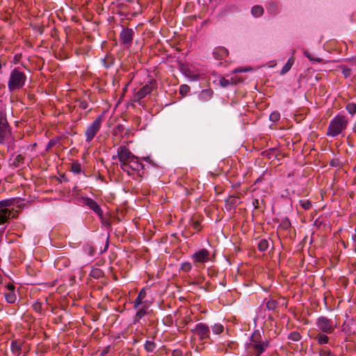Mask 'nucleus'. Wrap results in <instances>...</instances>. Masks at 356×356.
<instances>
[{
	"label": "nucleus",
	"instance_id": "cd10ccee",
	"mask_svg": "<svg viewBox=\"0 0 356 356\" xmlns=\"http://www.w3.org/2000/svg\"><path fill=\"white\" fill-rule=\"evenodd\" d=\"M268 248V242L265 240H261L258 243V248L260 251L264 252L266 251Z\"/></svg>",
	"mask_w": 356,
	"mask_h": 356
},
{
	"label": "nucleus",
	"instance_id": "f3484780",
	"mask_svg": "<svg viewBox=\"0 0 356 356\" xmlns=\"http://www.w3.org/2000/svg\"><path fill=\"white\" fill-rule=\"evenodd\" d=\"M241 81H242V80H241L239 79H234V78H232L231 80L227 79L224 77H222L220 79V83L222 87H227L231 83L236 84L237 83L241 82Z\"/></svg>",
	"mask_w": 356,
	"mask_h": 356
},
{
	"label": "nucleus",
	"instance_id": "4be33fe9",
	"mask_svg": "<svg viewBox=\"0 0 356 356\" xmlns=\"http://www.w3.org/2000/svg\"><path fill=\"white\" fill-rule=\"evenodd\" d=\"M212 332L214 334H220L224 331V326L220 323H215L211 326Z\"/></svg>",
	"mask_w": 356,
	"mask_h": 356
},
{
	"label": "nucleus",
	"instance_id": "c85d7f7f",
	"mask_svg": "<svg viewBox=\"0 0 356 356\" xmlns=\"http://www.w3.org/2000/svg\"><path fill=\"white\" fill-rule=\"evenodd\" d=\"M24 157L22 155H17L13 161V165H15V167H19L24 163Z\"/></svg>",
	"mask_w": 356,
	"mask_h": 356
},
{
	"label": "nucleus",
	"instance_id": "aec40b11",
	"mask_svg": "<svg viewBox=\"0 0 356 356\" xmlns=\"http://www.w3.org/2000/svg\"><path fill=\"white\" fill-rule=\"evenodd\" d=\"M293 63H294V58L292 56V57L289 58V60H287L286 63L282 67L280 74H284L286 72H288L291 70V68L292 65H293Z\"/></svg>",
	"mask_w": 356,
	"mask_h": 356
},
{
	"label": "nucleus",
	"instance_id": "c756f323",
	"mask_svg": "<svg viewBox=\"0 0 356 356\" xmlns=\"http://www.w3.org/2000/svg\"><path fill=\"white\" fill-rule=\"evenodd\" d=\"M346 108L351 115L356 113V104L354 103H348L346 105Z\"/></svg>",
	"mask_w": 356,
	"mask_h": 356
},
{
	"label": "nucleus",
	"instance_id": "7c9ffc66",
	"mask_svg": "<svg viewBox=\"0 0 356 356\" xmlns=\"http://www.w3.org/2000/svg\"><path fill=\"white\" fill-rule=\"evenodd\" d=\"M299 203L305 210H308L312 207V202L308 200H300Z\"/></svg>",
	"mask_w": 356,
	"mask_h": 356
},
{
	"label": "nucleus",
	"instance_id": "f704fd0d",
	"mask_svg": "<svg viewBox=\"0 0 356 356\" xmlns=\"http://www.w3.org/2000/svg\"><path fill=\"white\" fill-rule=\"evenodd\" d=\"M301 336L298 332H293L289 334V339L293 341H298L300 339Z\"/></svg>",
	"mask_w": 356,
	"mask_h": 356
},
{
	"label": "nucleus",
	"instance_id": "9d476101",
	"mask_svg": "<svg viewBox=\"0 0 356 356\" xmlns=\"http://www.w3.org/2000/svg\"><path fill=\"white\" fill-rule=\"evenodd\" d=\"M11 205V200L0 201V225L7 222L11 218L12 211L8 208Z\"/></svg>",
	"mask_w": 356,
	"mask_h": 356
},
{
	"label": "nucleus",
	"instance_id": "2f4dec72",
	"mask_svg": "<svg viewBox=\"0 0 356 356\" xmlns=\"http://www.w3.org/2000/svg\"><path fill=\"white\" fill-rule=\"evenodd\" d=\"M190 91V87L188 85L183 84L181 85L179 87V93L183 95L186 96Z\"/></svg>",
	"mask_w": 356,
	"mask_h": 356
},
{
	"label": "nucleus",
	"instance_id": "79ce46f5",
	"mask_svg": "<svg viewBox=\"0 0 356 356\" xmlns=\"http://www.w3.org/2000/svg\"><path fill=\"white\" fill-rule=\"evenodd\" d=\"M342 74H343V76L346 78H347V77L350 76L351 70L350 68H348V67H343V70H342Z\"/></svg>",
	"mask_w": 356,
	"mask_h": 356
},
{
	"label": "nucleus",
	"instance_id": "a211bd4d",
	"mask_svg": "<svg viewBox=\"0 0 356 356\" xmlns=\"http://www.w3.org/2000/svg\"><path fill=\"white\" fill-rule=\"evenodd\" d=\"M4 296H5L6 300L8 303L13 304L17 300V296H16L15 291L6 292Z\"/></svg>",
	"mask_w": 356,
	"mask_h": 356
},
{
	"label": "nucleus",
	"instance_id": "09e8293b",
	"mask_svg": "<svg viewBox=\"0 0 356 356\" xmlns=\"http://www.w3.org/2000/svg\"><path fill=\"white\" fill-rule=\"evenodd\" d=\"M80 107L83 109H86L88 108V103L86 101H83L80 103Z\"/></svg>",
	"mask_w": 356,
	"mask_h": 356
},
{
	"label": "nucleus",
	"instance_id": "de8ad7c7",
	"mask_svg": "<svg viewBox=\"0 0 356 356\" xmlns=\"http://www.w3.org/2000/svg\"><path fill=\"white\" fill-rule=\"evenodd\" d=\"M193 227L195 230H200V224L199 222L196 221L193 223Z\"/></svg>",
	"mask_w": 356,
	"mask_h": 356
},
{
	"label": "nucleus",
	"instance_id": "2eb2a0df",
	"mask_svg": "<svg viewBox=\"0 0 356 356\" xmlns=\"http://www.w3.org/2000/svg\"><path fill=\"white\" fill-rule=\"evenodd\" d=\"M212 92L209 90H203L198 95V99L202 102L209 101L211 98Z\"/></svg>",
	"mask_w": 356,
	"mask_h": 356
},
{
	"label": "nucleus",
	"instance_id": "393cba45",
	"mask_svg": "<svg viewBox=\"0 0 356 356\" xmlns=\"http://www.w3.org/2000/svg\"><path fill=\"white\" fill-rule=\"evenodd\" d=\"M90 275L95 279H99L103 277L104 273L101 269L95 268L92 269Z\"/></svg>",
	"mask_w": 356,
	"mask_h": 356
},
{
	"label": "nucleus",
	"instance_id": "7ed1b4c3",
	"mask_svg": "<svg viewBox=\"0 0 356 356\" xmlns=\"http://www.w3.org/2000/svg\"><path fill=\"white\" fill-rule=\"evenodd\" d=\"M26 79L24 72L18 67L14 68L10 71L8 80V90L13 92L21 90L24 86Z\"/></svg>",
	"mask_w": 356,
	"mask_h": 356
},
{
	"label": "nucleus",
	"instance_id": "4468645a",
	"mask_svg": "<svg viewBox=\"0 0 356 356\" xmlns=\"http://www.w3.org/2000/svg\"><path fill=\"white\" fill-rule=\"evenodd\" d=\"M84 204L92 209L99 218H102L103 217V211L100 206L94 200L91 198H86L84 200Z\"/></svg>",
	"mask_w": 356,
	"mask_h": 356
},
{
	"label": "nucleus",
	"instance_id": "f03ea898",
	"mask_svg": "<svg viewBox=\"0 0 356 356\" xmlns=\"http://www.w3.org/2000/svg\"><path fill=\"white\" fill-rule=\"evenodd\" d=\"M349 120L346 115L338 114L329 122L326 135L335 138L341 135L347 129Z\"/></svg>",
	"mask_w": 356,
	"mask_h": 356
},
{
	"label": "nucleus",
	"instance_id": "72a5a7b5",
	"mask_svg": "<svg viewBox=\"0 0 356 356\" xmlns=\"http://www.w3.org/2000/svg\"><path fill=\"white\" fill-rule=\"evenodd\" d=\"M192 269V265L190 262L186 261L181 264V270L183 272L188 273Z\"/></svg>",
	"mask_w": 356,
	"mask_h": 356
},
{
	"label": "nucleus",
	"instance_id": "39448f33",
	"mask_svg": "<svg viewBox=\"0 0 356 356\" xmlns=\"http://www.w3.org/2000/svg\"><path fill=\"white\" fill-rule=\"evenodd\" d=\"M102 115L97 116L96 119L87 127L85 133L87 142H90L99 131L102 126Z\"/></svg>",
	"mask_w": 356,
	"mask_h": 356
},
{
	"label": "nucleus",
	"instance_id": "9b49d317",
	"mask_svg": "<svg viewBox=\"0 0 356 356\" xmlns=\"http://www.w3.org/2000/svg\"><path fill=\"white\" fill-rule=\"evenodd\" d=\"M124 172H127L129 175H131L132 171H140L143 169V165L140 163L136 156H133L131 159H130L126 163V168H121Z\"/></svg>",
	"mask_w": 356,
	"mask_h": 356
},
{
	"label": "nucleus",
	"instance_id": "4c0bfd02",
	"mask_svg": "<svg viewBox=\"0 0 356 356\" xmlns=\"http://www.w3.org/2000/svg\"><path fill=\"white\" fill-rule=\"evenodd\" d=\"M319 356H334V355L328 349H321Z\"/></svg>",
	"mask_w": 356,
	"mask_h": 356
},
{
	"label": "nucleus",
	"instance_id": "423d86ee",
	"mask_svg": "<svg viewBox=\"0 0 356 356\" xmlns=\"http://www.w3.org/2000/svg\"><path fill=\"white\" fill-rule=\"evenodd\" d=\"M193 334L197 337L200 341H204L210 339V328L203 323H197L191 330Z\"/></svg>",
	"mask_w": 356,
	"mask_h": 356
},
{
	"label": "nucleus",
	"instance_id": "f8f14e48",
	"mask_svg": "<svg viewBox=\"0 0 356 356\" xmlns=\"http://www.w3.org/2000/svg\"><path fill=\"white\" fill-rule=\"evenodd\" d=\"M155 85V81H150L148 83L145 84L143 86L135 95L134 99L136 102H140L142 99L145 97L148 94H149Z\"/></svg>",
	"mask_w": 356,
	"mask_h": 356
},
{
	"label": "nucleus",
	"instance_id": "a878e982",
	"mask_svg": "<svg viewBox=\"0 0 356 356\" xmlns=\"http://www.w3.org/2000/svg\"><path fill=\"white\" fill-rule=\"evenodd\" d=\"M22 346L21 344L17 341H12L11 343V350L13 353L19 355L21 352Z\"/></svg>",
	"mask_w": 356,
	"mask_h": 356
},
{
	"label": "nucleus",
	"instance_id": "473e14b6",
	"mask_svg": "<svg viewBox=\"0 0 356 356\" xmlns=\"http://www.w3.org/2000/svg\"><path fill=\"white\" fill-rule=\"evenodd\" d=\"M304 54L307 58L312 62H318L321 63L323 61V60L320 58H316L313 56L312 54H310L307 51H304Z\"/></svg>",
	"mask_w": 356,
	"mask_h": 356
},
{
	"label": "nucleus",
	"instance_id": "37998d69",
	"mask_svg": "<svg viewBox=\"0 0 356 356\" xmlns=\"http://www.w3.org/2000/svg\"><path fill=\"white\" fill-rule=\"evenodd\" d=\"M251 70V68H248V67H238V68H236L234 70V73H237V72H248Z\"/></svg>",
	"mask_w": 356,
	"mask_h": 356
},
{
	"label": "nucleus",
	"instance_id": "c9c22d12",
	"mask_svg": "<svg viewBox=\"0 0 356 356\" xmlns=\"http://www.w3.org/2000/svg\"><path fill=\"white\" fill-rule=\"evenodd\" d=\"M280 114L277 111H274V112L271 113V114L270 115V120L272 122H277L280 120Z\"/></svg>",
	"mask_w": 356,
	"mask_h": 356
},
{
	"label": "nucleus",
	"instance_id": "1a4fd4ad",
	"mask_svg": "<svg viewBox=\"0 0 356 356\" xmlns=\"http://www.w3.org/2000/svg\"><path fill=\"white\" fill-rule=\"evenodd\" d=\"M134 31L132 29H122L120 33L119 40L121 45H122L124 48L128 49L131 47L134 40Z\"/></svg>",
	"mask_w": 356,
	"mask_h": 356
},
{
	"label": "nucleus",
	"instance_id": "b1692460",
	"mask_svg": "<svg viewBox=\"0 0 356 356\" xmlns=\"http://www.w3.org/2000/svg\"><path fill=\"white\" fill-rule=\"evenodd\" d=\"M251 12L252 15L258 17L262 15L264 13V9L260 6H254L252 7Z\"/></svg>",
	"mask_w": 356,
	"mask_h": 356
},
{
	"label": "nucleus",
	"instance_id": "c03bdc74",
	"mask_svg": "<svg viewBox=\"0 0 356 356\" xmlns=\"http://www.w3.org/2000/svg\"><path fill=\"white\" fill-rule=\"evenodd\" d=\"M172 356H182V352L180 350H174L172 353Z\"/></svg>",
	"mask_w": 356,
	"mask_h": 356
},
{
	"label": "nucleus",
	"instance_id": "ddd939ff",
	"mask_svg": "<svg viewBox=\"0 0 356 356\" xmlns=\"http://www.w3.org/2000/svg\"><path fill=\"white\" fill-rule=\"evenodd\" d=\"M209 252L206 249H201L192 255L195 264H204L209 259Z\"/></svg>",
	"mask_w": 356,
	"mask_h": 356
},
{
	"label": "nucleus",
	"instance_id": "6ab92c4d",
	"mask_svg": "<svg viewBox=\"0 0 356 356\" xmlns=\"http://www.w3.org/2000/svg\"><path fill=\"white\" fill-rule=\"evenodd\" d=\"M71 171L74 174L79 175L82 172L81 164L78 161H73L71 164Z\"/></svg>",
	"mask_w": 356,
	"mask_h": 356
},
{
	"label": "nucleus",
	"instance_id": "e433bc0d",
	"mask_svg": "<svg viewBox=\"0 0 356 356\" xmlns=\"http://www.w3.org/2000/svg\"><path fill=\"white\" fill-rule=\"evenodd\" d=\"M83 250L86 253L88 254L90 256H93L95 252V249L92 246L90 245H85Z\"/></svg>",
	"mask_w": 356,
	"mask_h": 356
},
{
	"label": "nucleus",
	"instance_id": "49530a36",
	"mask_svg": "<svg viewBox=\"0 0 356 356\" xmlns=\"http://www.w3.org/2000/svg\"><path fill=\"white\" fill-rule=\"evenodd\" d=\"M33 307H34V309L38 312H40V309H41V305L40 303H35L34 305H33Z\"/></svg>",
	"mask_w": 356,
	"mask_h": 356
},
{
	"label": "nucleus",
	"instance_id": "6e6552de",
	"mask_svg": "<svg viewBox=\"0 0 356 356\" xmlns=\"http://www.w3.org/2000/svg\"><path fill=\"white\" fill-rule=\"evenodd\" d=\"M316 325L318 330L327 334L332 333L337 327V325L334 324L331 319L327 318L325 316H321L318 318L316 321Z\"/></svg>",
	"mask_w": 356,
	"mask_h": 356
},
{
	"label": "nucleus",
	"instance_id": "bb28decb",
	"mask_svg": "<svg viewBox=\"0 0 356 356\" xmlns=\"http://www.w3.org/2000/svg\"><path fill=\"white\" fill-rule=\"evenodd\" d=\"M145 314H146L145 308L143 307V308L140 309L137 312V313H136V314L135 316V320H134V323H136L138 322L140 318H142Z\"/></svg>",
	"mask_w": 356,
	"mask_h": 356
},
{
	"label": "nucleus",
	"instance_id": "a18cd8bd",
	"mask_svg": "<svg viewBox=\"0 0 356 356\" xmlns=\"http://www.w3.org/2000/svg\"><path fill=\"white\" fill-rule=\"evenodd\" d=\"M6 288L8 289V291H15V286L13 284H8L6 285Z\"/></svg>",
	"mask_w": 356,
	"mask_h": 356
},
{
	"label": "nucleus",
	"instance_id": "58836bf2",
	"mask_svg": "<svg viewBox=\"0 0 356 356\" xmlns=\"http://www.w3.org/2000/svg\"><path fill=\"white\" fill-rule=\"evenodd\" d=\"M186 76L191 80V81H197L200 78V75L197 74L192 73L191 71H188L186 72Z\"/></svg>",
	"mask_w": 356,
	"mask_h": 356
},
{
	"label": "nucleus",
	"instance_id": "412c9836",
	"mask_svg": "<svg viewBox=\"0 0 356 356\" xmlns=\"http://www.w3.org/2000/svg\"><path fill=\"white\" fill-rule=\"evenodd\" d=\"M315 338L319 345L327 344L329 342V337L323 333H318Z\"/></svg>",
	"mask_w": 356,
	"mask_h": 356
},
{
	"label": "nucleus",
	"instance_id": "a19ab883",
	"mask_svg": "<svg viewBox=\"0 0 356 356\" xmlns=\"http://www.w3.org/2000/svg\"><path fill=\"white\" fill-rule=\"evenodd\" d=\"M268 10L270 13H275L277 12V5L275 3H270L268 7Z\"/></svg>",
	"mask_w": 356,
	"mask_h": 356
},
{
	"label": "nucleus",
	"instance_id": "dca6fc26",
	"mask_svg": "<svg viewBox=\"0 0 356 356\" xmlns=\"http://www.w3.org/2000/svg\"><path fill=\"white\" fill-rule=\"evenodd\" d=\"M146 297V291L144 289H143L138 293L135 302H134V308H137L139 305L143 303L144 298Z\"/></svg>",
	"mask_w": 356,
	"mask_h": 356
},
{
	"label": "nucleus",
	"instance_id": "20e7f679",
	"mask_svg": "<svg viewBox=\"0 0 356 356\" xmlns=\"http://www.w3.org/2000/svg\"><path fill=\"white\" fill-rule=\"evenodd\" d=\"M11 138V128L8 123L6 113L0 111V144H5Z\"/></svg>",
	"mask_w": 356,
	"mask_h": 356
},
{
	"label": "nucleus",
	"instance_id": "ea45409f",
	"mask_svg": "<svg viewBox=\"0 0 356 356\" xmlns=\"http://www.w3.org/2000/svg\"><path fill=\"white\" fill-rule=\"evenodd\" d=\"M276 305H277V302L275 300H269L266 303V307L269 309V310H273L275 309L276 307Z\"/></svg>",
	"mask_w": 356,
	"mask_h": 356
},
{
	"label": "nucleus",
	"instance_id": "f257e3e1",
	"mask_svg": "<svg viewBox=\"0 0 356 356\" xmlns=\"http://www.w3.org/2000/svg\"><path fill=\"white\" fill-rule=\"evenodd\" d=\"M269 346L268 340H263L259 330H255L245 343L244 356H260Z\"/></svg>",
	"mask_w": 356,
	"mask_h": 356
},
{
	"label": "nucleus",
	"instance_id": "5701e85b",
	"mask_svg": "<svg viewBox=\"0 0 356 356\" xmlns=\"http://www.w3.org/2000/svg\"><path fill=\"white\" fill-rule=\"evenodd\" d=\"M156 348V344L153 341H147L145 343V349L149 353H152Z\"/></svg>",
	"mask_w": 356,
	"mask_h": 356
},
{
	"label": "nucleus",
	"instance_id": "0eeeda50",
	"mask_svg": "<svg viewBox=\"0 0 356 356\" xmlns=\"http://www.w3.org/2000/svg\"><path fill=\"white\" fill-rule=\"evenodd\" d=\"M133 156L134 154L126 146L122 145L118 148L117 156H113V159H115L118 158L120 161V168H125L126 163L131 159Z\"/></svg>",
	"mask_w": 356,
	"mask_h": 356
}]
</instances>
